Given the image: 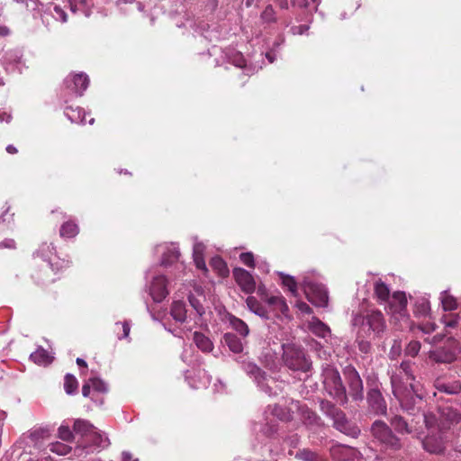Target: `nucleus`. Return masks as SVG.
<instances>
[{"label":"nucleus","instance_id":"obj_1","mask_svg":"<svg viewBox=\"0 0 461 461\" xmlns=\"http://www.w3.org/2000/svg\"><path fill=\"white\" fill-rule=\"evenodd\" d=\"M351 326L357 338L381 339L387 325L384 314L378 310L367 311L366 314L353 313Z\"/></svg>","mask_w":461,"mask_h":461},{"label":"nucleus","instance_id":"obj_2","mask_svg":"<svg viewBox=\"0 0 461 461\" xmlns=\"http://www.w3.org/2000/svg\"><path fill=\"white\" fill-rule=\"evenodd\" d=\"M393 393L399 401L402 409L409 415L417 419L424 409L421 406V396L419 393V384L410 383L409 387L402 386L398 375L390 376Z\"/></svg>","mask_w":461,"mask_h":461},{"label":"nucleus","instance_id":"obj_3","mask_svg":"<svg viewBox=\"0 0 461 461\" xmlns=\"http://www.w3.org/2000/svg\"><path fill=\"white\" fill-rule=\"evenodd\" d=\"M321 411L332 420V426L338 431L348 437L357 438L361 433L356 422L349 420L346 413L334 403L327 400L320 401Z\"/></svg>","mask_w":461,"mask_h":461},{"label":"nucleus","instance_id":"obj_4","mask_svg":"<svg viewBox=\"0 0 461 461\" xmlns=\"http://www.w3.org/2000/svg\"><path fill=\"white\" fill-rule=\"evenodd\" d=\"M282 349V360L287 368L300 372L310 370L312 366L311 360L301 345L294 342L284 343Z\"/></svg>","mask_w":461,"mask_h":461},{"label":"nucleus","instance_id":"obj_5","mask_svg":"<svg viewBox=\"0 0 461 461\" xmlns=\"http://www.w3.org/2000/svg\"><path fill=\"white\" fill-rule=\"evenodd\" d=\"M323 385L326 393L340 404L348 402L346 387L344 386L339 371L328 367L323 372Z\"/></svg>","mask_w":461,"mask_h":461},{"label":"nucleus","instance_id":"obj_6","mask_svg":"<svg viewBox=\"0 0 461 461\" xmlns=\"http://www.w3.org/2000/svg\"><path fill=\"white\" fill-rule=\"evenodd\" d=\"M371 435L385 447L398 450L401 448L400 438L393 432L392 429L383 420H375L370 428Z\"/></svg>","mask_w":461,"mask_h":461},{"label":"nucleus","instance_id":"obj_7","mask_svg":"<svg viewBox=\"0 0 461 461\" xmlns=\"http://www.w3.org/2000/svg\"><path fill=\"white\" fill-rule=\"evenodd\" d=\"M368 390L366 393L367 409L370 412L378 416L387 414V404L383 396L376 379L367 381Z\"/></svg>","mask_w":461,"mask_h":461},{"label":"nucleus","instance_id":"obj_8","mask_svg":"<svg viewBox=\"0 0 461 461\" xmlns=\"http://www.w3.org/2000/svg\"><path fill=\"white\" fill-rule=\"evenodd\" d=\"M301 285L309 302L318 307H325L328 304V292L321 284L313 282L304 277Z\"/></svg>","mask_w":461,"mask_h":461},{"label":"nucleus","instance_id":"obj_9","mask_svg":"<svg viewBox=\"0 0 461 461\" xmlns=\"http://www.w3.org/2000/svg\"><path fill=\"white\" fill-rule=\"evenodd\" d=\"M1 63L7 73H22L25 63L20 49H11L4 52Z\"/></svg>","mask_w":461,"mask_h":461},{"label":"nucleus","instance_id":"obj_10","mask_svg":"<svg viewBox=\"0 0 461 461\" xmlns=\"http://www.w3.org/2000/svg\"><path fill=\"white\" fill-rule=\"evenodd\" d=\"M344 375L352 399L354 401H362L364 399V386L358 372L353 366H347L344 369Z\"/></svg>","mask_w":461,"mask_h":461},{"label":"nucleus","instance_id":"obj_11","mask_svg":"<svg viewBox=\"0 0 461 461\" xmlns=\"http://www.w3.org/2000/svg\"><path fill=\"white\" fill-rule=\"evenodd\" d=\"M334 461H364L363 455L356 447L343 444H334L330 448Z\"/></svg>","mask_w":461,"mask_h":461},{"label":"nucleus","instance_id":"obj_12","mask_svg":"<svg viewBox=\"0 0 461 461\" xmlns=\"http://www.w3.org/2000/svg\"><path fill=\"white\" fill-rule=\"evenodd\" d=\"M241 368L254 379L258 386L269 396L276 394L272 392V388L267 383V375L256 364L252 362H241Z\"/></svg>","mask_w":461,"mask_h":461},{"label":"nucleus","instance_id":"obj_13","mask_svg":"<svg viewBox=\"0 0 461 461\" xmlns=\"http://www.w3.org/2000/svg\"><path fill=\"white\" fill-rule=\"evenodd\" d=\"M65 87L73 95L81 96L89 85V78L85 73L68 75L64 80Z\"/></svg>","mask_w":461,"mask_h":461},{"label":"nucleus","instance_id":"obj_14","mask_svg":"<svg viewBox=\"0 0 461 461\" xmlns=\"http://www.w3.org/2000/svg\"><path fill=\"white\" fill-rule=\"evenodd\" d=\"M55 247L52 243H42L39 249L36 251V255L42 258L43 264L41 266V271L45 273L50 270L53 272V266H58V257L55 255Z\"/></svg>","mask_w":461,"mask_h":461},{"label":"nucleus","instance_id":"obj_15","mask_svg":"<svg viewBox=\"0 0 461 461\" xmlns=\"http://www.w3.org/2000/svg\"><path fill=\"white\" fill-rule=\"evenodd\" d=\"M440 424L438 431H446L451 425L458 424L461 421V414L450 406L440 407L438 409Z\"/></svg>","mask_w":461,"mask_h":461},{"label":"nucleus","instance_id":"obj_16","mask_svg":"<svg viewBox=\"0 0 461 461\" xmlns=\"http://www.w3.org/2000/svg\"><path fill=\"white\" fill-rule=\"evenodd\" d=\"M444 432L431 431L422 440L425 451L430 454H441L445 450V442L442 437Z\"/></svg>","mask_w":461,"mask_h":461},{"label":"nucleus","instance_id":"obj_17","mask_svg":"<svg viewBox=\"0 0 461 461\" xmlns=\"http://www.w3.org/2000/svg\"><path fill=\"white\" fill-rule=\"evenodd\" d=\"M393 314L396 317L399 315L402 321L408 323L409 315L407 314V298L405 293L395 292L393 294L392 299L389 301Z\"/></svg>","mask_w":461,"mask_h":461},{"label":"nucleus","instance_id":"obj_18","mask_svg":"<svg viewBox=\"0 0 461 461\" xmlns=\"http://www.w3.org/2000/svg\"><path fill=\"white\" fill-rule=\"evenodd\" d=\"M149 294L156 303L162 302L167 296V280L165 276L159 275L153 278L149 286Z\"/></svg>","mask_w":461,"mask_h":461},{"label":"nucleus","instance_id":"obj_19","mask_svg":"<svg viewBox=\"0 0 461 461\" xmlns=\"http://www.w3.org/2000/svg\"><path fill=\"white\" fill-rule=\"evenodd\" d=\"M391 425L394 428L395 431L400 434H411L414 432H419L420 426V421H415V419H412L409 423L403 417L400 415H394L391 420Z\"/></svg>","mask_w":461,"mask_h":461},{"label":"nucleus","instance_id":"obj_20","mask_svg":"<svg viewBox=\"0 0 461 461\" xmlns=\"http://www.w3.org/2000/svg\"><path fill=\"white\" fill-rule=\"evenodd\" d=\"M233 276L242 291L251 294L256 289V283L251 274L243 268H234Z\"/></svg>","mask_w":461,"mask_h":461},{"label":"nucleus","instance_id":"obj_21","mask_svg":"<svg viewBox=\"0 0 461 461\" xmlns=\"http://www.w3.org/2000/svg\"><path fill=\"white\" fill-rule=\"evenodd\" d=\"M195 292L198 296H195L194 294L188 295V302L194 310V312L189 313V319L194 321H196L197 318H201L205 313V308L203 303L205 299L203 291L201 288H197Z\"/></svg>","mask_w":461,"mask_h":461},{"label":"nucleus","instance_id":"obj_22","mask_svg":"<svg viewBox=\"0 0 461 461\" xmlns=\"http://www.w3.org/2000/svg\"><path fill=\"white\" fill-rule=\"evenodd\" d=\"M161 249L163 251L161 265L167 267L177 261L180 256L179 249L176 244H165L157 247V249Z\"/></svg>","mask_w":461,"mask_h":461},{"label":"nucleus","instance_id":"obj_23","mask_svg":"<svg viewBox=\"0 0 461 461\" xmlns=\"http://www.w3.org/2000/svg\"><path fill=\"white\" fill-rule=\"evenodd\" d=\"M299 410L302 421L307 428L312 429L322 426V420L315 411L310 410L305 405L300 406Z\"/></svg>","mask_w":461,"mask_h":461},{"label":"nucleus","instance_id":"obj_24","mask_svg":"<svg viewBox=\"0 0 461 461\" xmlns=\"http://www.w3.org/2000/svg\"><path fill=\"white\" fill-rule=\"evenodd\" d=\"M415 368H416V366H415L414 362L410 361V360L402 361L400 364L399 367L396 369V371L393 372L391 374V375H398L401 379V382H402V375H404L407 381H410V383L415 384L414 383L416 380V377L414 375ZM402 384H403V383H402Z\"/></svg>","mask_w":461,"mask_h":461},{"label":"nucleus","instance_id":"obj_25","mask_svg":"<svg viewBox=\"0 0 461 461\" xmlns=\"http://www.w3.org/2000/svg\"><path fill=\"white\" fill-rule=\"evenodd\" d=\"M226 59L229 63L235 67L244 68L246 75H250L253 72L252 68L247 67L246 60L241 52L230 50L226 52Z\"/></svg>","mask_w":461,"mask_h":461},{"label":"nucleus","instance_id":"obj_26","mask_svg":"<svg viewBox=\"0 0 461 461\" xmlns=\"http://www.w3.org/2000/svg\"><path fill=\"white\" fill-rule=\"evenodd\" d=\"M417 419L418 420L416 421L420 422V420H422L425 427L429 430V432L438 431V425L440 424V420L433 412L423 410Z\"/></svg>","mask_w":461,"mask_h":461},{"label":"nucleus","instance_id":"obj_27","mask_svg":"<svg viewBox=\"0 0 461 461\" xmlns=\"http://www.w3.org/2000/svg\"><path fill=\"white\" fill-rule=\"evenodd\" d=\"M374 294L380 303H386L390 300V288L381 279H377L374 282Z\"/></svg>","mask_w":461,"mask_h":461},{"label":"nucleus","instance_id":"obj_28","mask_svg":"<svg viewBox=\"0 0 461 461\" xmlns=\"http://www.w3.org/2000/svg\"><path fill=\"white\" fill-rule=\"evenodd\" d=\"M170 314L176 321L180 323L185 322L187 320V318H189L185 303L182 301L173 302L170 310Z\"/></svg>","mask_w":461,"mask_h":461},{"label":"nucleus","instance_id":"obj_29","mask_svg":"<svg viewBox=\"0 0 461 461\" xmlns=\"http://www.w3.org/2000/svg\"><path fill=\"white\" fill-rule=\"evenodd\" d=\"M309 330L320 338L325 339L330 335V329L316 317H312L308 324Z\"/></svg>","mask_w":461,"mask_h":461},{"label":"nucleus","instance_id":"obj_30","mask_svg":"<svg viewBox=\"0 0 461 461\" xmlns=\"http://www.w3.org/2000/svg\"><path fill=\"white\" fill-rule=\"evenodd\" d=\"M95 427L86 420L77 419L73 425V430L76 434L82 437H90L92 432H95Z\"/></svg>","mask_w":461,"mask_h":461},{"label":"nucleus","instance_id":"obj_31","mask_svg":"<svg viewBox=\"0 0 461 461\" xmlns=\"http://www.w3.org/2000/svg\"><path fill=\"white\" fill-rule=\"evenodd\" d=\"M59 268V265L56 267L53 266V272L50 270L49 272L45 273L44 271H41L40 267L33 273L32 277L39 285H47L49 283H52L55 281L54 276L57 274Z\"/></svg>","mask_w":461,"mask_h":461},{"label":"nucleus","instance_id":"obj_32","mask_svg":"<svg viewBox=\"0 0 461 461\" xmlns=\"http://www.w3.org/2000/svg\"><path fill=\"white\" fill-rule=\"evenodd\" d=\"M193 340L196 347L204 353H209L213 349L212 340L201 332L195 331L193 335Z\"/></svg>","mask_w":461,"mask_h":461},{"label":"nucleus","instance_id":"obj_33","mask_svg":"<svg viewBox=\"0 0 461 461\" xmlns=\"http://www.w3.org/2000/svg\"><path fill=\"white\" fill-rule=\"evenodd\" d=\"M222 341L233 353H240L243 350V343L235 334L227 332L223 335Z\"/></svg>","mask_w":461,"mask_h":461},{"label":"nucleus","instance_id":"obj_34","mask_svg":"<svg viewBox=\"0 0 461 461\" xmlns=\"http://www.w3.org/2000/svg\"><path fill=\"white\" fill-rule=\"evenodd\" d=\"M89 440L94 447L99 449L106 448L111 444L108 437L104 433L98 430L96 428L95 429V432H92L90 435Z\"/></svg>","mask_w":461,"mask_h":461},{"label":"nucleus","instance_id":"obj_35","mask_svg":"<svg viewBox=\"0 0 461 461\" xmlns=\"http://www.w3.org/2000/svg\"><path fill=\"white\" fill-rule=\"evenodd\" d=\"M79 232L78 225L71 220L66 221L59 229V235L64 239L75 238Z\"/></svg>","mask_w":461,"mask_h":461},{"label":"nucleus","instance_id":"obj_36","mask_svg":"<svg viewBox=\"0 0 461 461\" xmlns=\"http://www.w3.org/2000/svg\"><path fill=\"white\" fill-rule=\"evenodd\" d=\"M66 117L73 123H85L86 113L80 107L73 108L67 106L65 109Z\"/></svg>","mask_w":461,"mask_h":461},{"label":"nucleus","instance_id":"obj_37","mask_svg":"<svg viewBox=\"0 0 461 461\" xmlns=\"http://www.w3.org/2000/svg\"><path fill=\"white\" fill-rule=\"evenodd\" d=\"M228 319L230 327L240 336L245 338L249 335V329L245 321L234 315H230Z\"/></svg>","mask_w":461,"mask_h":461},{"label":"nucleus","instance_id":"obj_38","mask_svg":"<svg viewBox=\"0 0 461 461\" xmlns=\"http://www.w3.org/2000/svg\"><path fill=\"white\" fill-rule=\"evenodd\" d=\"M268 412L279 420L288 421L291 420L290 412L285 408L277 404L273 406L269 405L266 413L267 414Z\"/></svg>","mask_w":461,"mask_h":461},{"label":"nucleus","instance_id":"obj_39","mask_svg":"<svg viewBox=\"0 0 461 461\" xmlns=\"http://www.w3.org/2000/svg\"><path fill=\"white\" fill-rule=\"evenodd\" d=\"M247 305L251 312L258 315L261 318L267 319V311L262 306L256 298L249 296L247 299Z\"/></svg>","mask_w":461,"mask_h":461},{"label":"nucleus","instance_id":"obj_40","mask_svg":"<svg viewBox=\"0 0 461 461\" xmlns=\"http://www.w3.org/2000/svg\"><path fill=\"white\" fill-rule=\"evenodd\" d=\"M30 359L38 365H46L50 362V356L42 347H39L36 351L30 355Z\"/></svg>","mask_w":461,"mask_h":461},{"label":"nucleus","instance_id":"obj_41","mask_svg":"<svg viewBox=\"0 0 461 461\" xmlns=\"http://www.w3.org/2000/svg\"><path fill=\"white\" fill-rule=\"evenodd\" d=\"M434 386L438 391L447 394H456L460 390L457 384H447L439 379L435 381Z\"/></svg>","mask_w":461,"mask_h":461},{"label":"nucleus","instance_id":"obj_42","mask_svg":"<svg viewBox=\"0 0 461 461\" xmlns=\"http://www.w3.org/2000/svg\"><path fill=\"white\" fill-rule=\"evenodd\" d=\"M262 23L271 24L277 22L276 13L272 5H267L260 14Z\"/></svg>","mask_w":461,"mask_h":461},{"label":"nucleus","instance_id":"obj_43","mask_svg":"<svg viewBox=\"0 0 461 461\" xmlns=\"http://www.w3.org/2000/svg\"><path fill=\"white\" fill-rule=\"evenodd\" d=\"M439 299L444 311H452L457 306L456 298L450 295L447 290L441 292Z\"/></svg>","mask_w":461,"mask_h":461},{"label":"nucleus","instance_id":"obj_44","mask_svg":"<svg viewBox=\"0 0 461 461\" xmlns=\"http://www.w3.org/2000/svg\"><path fill=\"white\" fill-rule=\"evenodd\" d=\"M77 388H78V382H77V378L71 374H67L64 378L65 392L68 394L72 395V394L77 393Z\"/></svg>","mask_w":461,"mask_h":461},{"label":"nucleus","instance_id":"obj_45","mask_svg":"<svg viewBox=\"0 0 461 461\" xmlns=\"http://www.w3.org/2000/svg\"><path fill=\"white\" fill-rule=\"evenodd\" d=\"M430 311L429 302L425 298H420L415 302L414 314L417 316H427Z\"/></svg>","mask_w":461,"mask_h":461},{"label":"nucleus","instance_id":"obj_46","mask_svg":"<svg viewBox=\"0 0 461 461\" xmlns=\"http://www.w3.org/2000/svg\"><path fill=\"white\" fill-rule=\"evenodd\" d=\"M55 20L66 23L68 20L67 13L63 8L58 5H53L48 7L47 11Z\"/></svg>","mask_w":461,"mask_h":461},{"label":"nucleus","instance_id":"obj_47","mask_svg":"<svg viewBox=\"0 0 461 461\" xmlns=\"http://www.w3.org/2000/svg\"><path fill=\"white\" fill-rule=\"evenodd\" d=\"M295 457L302 461H321L320 456L309 448L300 449L296 452Z\"/></svg>","mask_w":461,"mask_h":461},{"label":"nucleus","instance_id":"obj_48","mask_svg":"<svg viewBox=\"0 0 461 461\" xmlns=\"http://www.w3.org/2000/svg\"><path fill=\"white\" fill-rule=\"evenodd\" d=\"M282 279V284L288 288L293 295H297V283L294 276L284 274L283 272L278 273Z\"/></svg>","mask_w":461,"mask_h":461},{"label":"nucleus","instance_id":"obj_49","mask_svg":"<svg viewBox=\"0 0 461 461\" xmlns=\"http://www.w3.org/2000/svg\"><path fill=\"white\" fill-rule=\"evenodd\" d=\"M211 266L218 272V274L221 276H225L228 275L229 270L226 263L220 257L212 258L211 260Z\"/></svg>","mask_w":461,"mask_h":461},{"label":"nucleus","instance_id":"obj_50","mask_svg":"<svg viewBox=\"0 0 461 461\" xmlns=\"http://www.w3.org/2000/svg\"><path fill=\"white\" fill-rule=\"evenodd\" d=\"M267 423L262 428V432L267 437L270 438L273 437L276 433L278 431V424L276 420L273 419H269L268 416L266 418Z\"/></svg>","mask_w":461,"mask_h":461},{"label":"nucleus","instance_id":"obj_51","mask_svg":"<svg viewBox=\"0 0 461 461\" xmlns=\"http://www.w3.org/2000/svg\"><path fill=\"white\" fill-rule=\"evenodd\" d=\"M89 379L95 393H106L108 392V384L104 380L98 377Z\"/></svg>","mask_w":461,"mask_h":461},{"label":"nucleus","instance_id":"obj_52","mask_svg":"<svg viewBox=\"0 0 461 461\" xmlns=\"http://www.w3.org/2000/svg\"><path fill=\"white\" fill-rule=\"evenodd\" d=\"M442 321L447 328H456L460 321V317L457 314L448 313L442 317Z\"/></svg>","mask_w":461,"mask_h":461},{"label":"nucleus","instance_id":"obj_53","mask_svg":"<svg viewBox=\"0 0 461 461\" xmlns=\"http://www.w3.org/2000/svg\"><path fill=\"white\" fill-rule=\"evenodd\" d=\"M59 437L64 441L71 442L74 438V434L68 425H61L59 428Z\"/></svg>","mask_w":461,"mask_h":461},{"label":"nucleus","instance_id":"obj_54","mask_svg":"<svg viewBox=\"0 0 461 461\" xmlns=\"http://www.w3.org/2000/svg\"><path fill=\"white\" fill-rule=\"evenodd\" d=\"M70 447L63 443L56 442L50 445V450L59 455H67L70 451Z\"/></svg>","mask_w":461,"mask_h":461},{"label":"nucleus","instance_id":"obj_55","mask_svg":"<svg viewBox=\"0 0 461 461\" xmlns=\"http://www.w3.org/2000/svg\"><path fill=\"white\" fill-rule=\"evenodd\" d=\"M373 339L369 338H357V342L358 345V349L363 353H368L371 349V343L370 340Z\"/></svg>","mask_w":461,"mask_h":461},{"label":"nucleus","instance_id":"obj_56","mask_svg":"<svg viewBox=\"0 0 461 461\" xmlns=\"http://www.w3.org/2000/svg\"><path fill=\"white\" fill-rule=\"evenodd\" d=\"M420 350V343L419 341H411L405 348V353L408 356L415 357Z\"/></svg>","mask_w":461,"mask_h":461},{"label":"nucleus","instance_id":"obj_57","mask_svg":"<svg viewBox=\"0 0 461 461\" xmlns=\"http://www.w3.org/2000/svg\"><path fill=\"white\" fill-rule=\"evenodd\" d=\"M267 303L270 305H280V309L283 311L284 309H287V305L282 296H270L267 299Z\"/></svg>","mask_w":461,"mask_h":461},{"label":"nucleus","instance_id":"obj_58","mask_svg":"<svg viewBox=\"0 0 461 461\" xmlns=\"http://www.w3.org/2000/svg\"><path fill=\"white\" fill-rule=\"evenodd\" d=\"M240 258L243 264L249 267H254V256L251 252L241 253Z\"/></svg>","mask_w":461,"mask_h":461},{"label":"nucleus","instance_id":"obj_59","mask_svg":"<svg viewBox=\"0 0 461 461\" xmlns=\"http://www.w3.org/2000/svg\"><path fill=\"white\" fill-rule=\"evenodd\" d=\"M49 434H50L49 429L40 428V429H34L31 433V438L35 440H38L40 438H44L45 437L49 436Z\"/></svg>","mask_w":461,"mask_h":461},{"label":"nucleus","instance_id":"obj_60","mask_svg":"<svg viewBox=\"0 0 461 461\" xmlns=\"http://www.w3.org/2000/svg\"><path fill=\"white\" fill-rule=\"evenodd\" d=\"M205 246L197 240L194 243L193 257H203Z\"/></svg>","mask_w":461,"mask_h":461},{"label":"nucleus","instance_id":"obj_61","mask_svg":"<svg viewBox=\"0 0 461 461\" xmlns=\"http://www.w3.org/2000/svg\"><path fill=\"white\" fill-rule=\"evenodd\" d=\"M285 441L291 447H296L300 442V437L297 434H293L285 438Z\"/></svg>","mask_w":461,"mask_h":461},{"label":"nucleus","instance_id":"obj_62","mask_svg":"<svg viewBox=\"0 0 461 461\" xmlns=\"http://www.w3.org/2000/svg\"><path fill=\"white\" fill-rule=\"evenodd\" d=\"M16 248L15 240L13 239H5L0 242V249H14Z\"/></svg>","mask_w":461,"mask_h":461},{"label":"nucleus","instance_id":"obj_63","mask_svg":"<svg viewBox=\"0 0 461 461\" xmlns=\"http://www.w3.org/2000/svg\"><path fill=\"white\" fill-rule=\"evenodd\" d=\"M197 268L207 271L203 257H193Z\"/></svg>","mask_w":461,"mask_h":461},{"label":"nucleus","instance_id":"obj_64","mask_svg":"<svg viewBox=\"0 0 461 461\" xmlns=\"http://www.w3.org/2000/svg\"><path fill=\"white\" fill-rule=\"evenodd\" d=\"M308 30H309V25H306V24H303V25H299V26H294L291 29L293 34H300V35L303 34Z\"/></svg>","mask_w":461,"mask_h":461}]
</instances>
